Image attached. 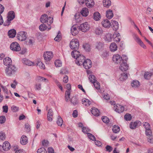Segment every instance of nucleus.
<instances>
[{
  "instance_id": "obj_1",
  "label": "nucleus",
  "mask_w": 153,
  "mask_h": 153,
  "mask_svg": "<svg viewBox=\"0 0 153 153\" xmlns=\"http://www.w3.org/2000/svg\"><path fill=\"white\" fill-rule=\"evenodd\" d=\"M17 70V68L14 65H11L6 68L5 73L9 76H11L15 74Z\"/></svg>"
},
{
  "instance_id": "obj_2",
  "label": "nucleus",
  "mask_w": 153,
  "mask_h": 153,
  "mask_svg": "<svg viewBox=\"0 0 153 153\" xmlns=\"http://www.w3.org/2000/svg\"><path fill=\"white\" fill-rule=\"evenodd\" d=\"M15 16L14 12L13 11H11L9 12L7 16V19L6 21L4 24V26H9L10 23V21L13 20L15 18Z\"/></svg>"
},
{
  "instance_id": "obj_3",
  "label": "nucleus",
  "mask_w": 153,
  "mask_h": 153,
  "mask_svg": "<svg viewBox=\"0 0 153 153\" xmlns=\"http://www.w3.org/2000/svg\"><path fill=\"white\" fill-rule=\"evenodd\" d=\"M43 57L46 64L49 63V62L53 57V53L51 51H47L43 54Z\"/></svg>"
},
{
  "instance_id": "obj_4",
  "label": "nucleus",
  "mask_w": 153,
  "mask_h": 153,
  "mask_svg": "<svg viewBox=\"0 0 153 153\" xmlns=\"http://www.w3.org/2000/svg\"><path fill=\"white\" fill-rule=\"evenodd\" d=\"M27 33L25 31H21L19 32L17 35V38L19 40L22 41L27 38Z\"/></svg>"
},
{
  "instance_id": "obj_5",
  "label": "nucleus",
  "mask_w": 153,
  "mask_h": 153,
  "mask_svg": "<svg viewBox=\"0 0 153 153\" xmlns=\"http://www.w3.org/2000/svg\"><path fill=\"white\" fill-rule=\"evenodd\" d=\"M85 57L84 56L79 55V56L76 58V63L78 65H82L84 62Z\"/></svg>"
},
{
  "instance_id": "obj_6",
  "label": "nucleus",
  "mask_w": 153,
  "mask_h": 153,
  "mask_svg": "<svg viewBox=\"0 0 153 153\" xmlns=\"http://www.w3.org/2000/svg\"><path fill=\"white\" fill-rule=\"evenodd\" d=\"M90 26L87 22L81 24L79 27V29L84 32L88 30Z\"/></svg>"
},
{
  "instance_id": "obj_7",
  "label": "nucleus",
  "mask_w": 153,
  "mask_h": 153,
  "mask_svg": "<svg viewBox=\"0 0 153 153\" xmlns=\"http://www.w3.org/2000/svg\"><path fill=\"white\" fill-rule=\"evenodd\" d=\"M70 48H79V43L76 39H73L71 41L70 43Z\"/></svg>"
},
{
  "instance_id": "obj_8",
  "label": "nucleus",
  "mask_w": 153,
  "mask_h": 153,
  "mask_svg": "<svg viewBox=\"0 0 153 153\" xmlns=\"http://www.w3.org/2000/svg\"><path fill=\"white\" fill-rule=\"evenodd\" d=\"M82 65L85 69H89L92 66L91 61L90 59H87L84 61V62Z\"/></svg>"
},
{
  "instance_id": "obj_9",
  "label": "nucleus",
  "mask_w": 153,
  "mask_h": 153,
  "mask_svg": "<svg viewBox=\"0 0 153 153\" xmlns=\"http://www.w3.org/2000/svg\"><path fill=\"white\" fill-rule=\"evenodd\" d=\"M146 134L147 136L148 142L150 143H153V136L152 135V132L150 129L146 131Z\"/></svg>"
},
{
  "instance_id": "obj_10",
  "label": "nucleus",
  "mask_w": 153,
  "mask_h": 153,
  "mask_svg": "<svg viewBox=\"0 0 153 153\" xmlns=\"http://www.w3.org/2000/svg\"><path fill=\"white\" fill-rule=\"evenodd\" d=\"M112 59L115 63L117 64H120L122 62V57L117 54L113 56Z\"/></svg>"
},
{
  "instance_id": "obj_11",
  "label": "nucleus",
  "mask_w": 153,
  "mask_h": 153,
  "mask_svg": "<svg viewBox=\"0 0 153 153\" xmlns=\"http://www.w3.org/2000/svg\"><path fill=\"white\" fill-rule=\"evenodd\" d=\"M70 100L71 104L74 106L78 105L79 103L78 99L76 96L73 97L70 99Z\"/></svg>"
},
{
  "instance_id": "obj_12",
  "label": "nucleus",
  "mask_w": 153,
  "mask_h": 153,
  "mask_svg": "<svg viewBox=\"0 0 153 153\" xmlns=\"http://www.w3.org/2000/svg\"><path fill=\"white\" fill-rule=\"evenodd\" d=\"M119 66L120 69L122 71H126L128 69V65L126 62H121Z\"/></svg>"
},
{
  "instance_id": "obj_13",
  "label": "nucleus",
  "mask_w": 153,
  "mask_h": 153,
  "mask_svg": "<svg viewBox=\"0 0 153 153\" xmlns=\"http://www.w3.org/2000/svg\"><path fill=\"white\" fill-rule=\"evenodd\" d=\"M100 53L101 56L104 59H106L109 56V51L103 49L101 50Z\"/></svg>"
},
{
  "instance_id": "obj_14",
  "label": "nucleus",
  "mask_w": 153,
  "mask_h": 153,
  "mask_svg": "<svg viewBox=\"0 0 153 153\" xmlns=\"http://www.w3.org/2000/svg\"><path fill=\"white\" fill-rule=\"evenodd\" d=\"M114 108L115 111L119 113L122 112L124 110V107L120 105H114Z\"/></svg>"
},
{
  "instance_id": "obj_15",
  "label": "nucleus",
  "mask_w": 153,
  "mask_h": 153,
  "mask_svg": "<svg viewBox=\"0 0 153 153\" xmlns=\"http://www.w3.org/2000/svg\"><path fill=\"white\" fill-rule=\"evenodd\" d=\"M141 124L140 121L137 120L134 122H131L130 124V128L132 129H135L137 126H140Z\"/></svg>"
},
{
  "instance_id": "obj_16",
  "label": "nucleus",
  "mask_w": 153,
  "mask_h": 153,
  "mask_svg": "<svg viewBox=\"0 0 153 153\" xmlns=\"http://www.w3.org/2000/svg\"><path fill=\"white\" fill-rule=\"evenodd\" d=\"M48 15L44 14L41 16L40 20L42 23H46L48 22Z\"/></svg>"
},
{
  "instance_id": "obj_17",
  "label": "nucleus",
  "mask_w": 153,
  "mask_h": 153,
  "mask_svg": "<svg viewBox=\"0 0 153 153\" xmlns=\"http://www.w3.org/2000/svg\"><path fill=\"white\" fill-rule=\"evenodd\" d=\"M13 51H18L19 54H23L26 51V48H10Z\"/></svg>"
},
{
  "instance_id": "obj_18",
  "label": "nucleus",
  "mask_w": 153,
  "mask_h": 153,
  "mask_svg": "<svg viewBox=\"0 0 153 153\" xmlns=\"http://www.w3.org/2000/svg\"><path fill=\"white\" fill-rule=\"evenodd\" d=\"M16 34V31L14 29H10L8 32V35L10 38H13Z\"/></svg>"
},
{
  "instance_id": "obj_19",
  "label": "nucleus",
  "mask_w": 153,
  "mask_h": 153,
  "mask_svg": "<svg viewBox=\"0 0 153 153\" xmlns=\"http://www.w3.org/2000/svg\"><path fill=\"white\" fill-rule=\"evenodd\" d=\"M12 61L10 58L9 57H6L3 60L4 64L7 67L11 65Z\"/></svg>"
},
{
  "instance_id": "obj_20",
  "label": "nucleus",
  "mask_w": 153,
  "mask_h": 153,
  "mask_svg": "<svg viewBox=\"0 0 153 153\" xmlns=\"http://www.w3.org/2000/svg\"><path fill=\"white\" fill-rule=\"evenodd\" d=\"M102 24L103 27L105 28L109 27L111 25L110 21L107 19H104L102 21Z\"/></svg>"
},
{
  "instance_id": "obj_21",
  "label": "nucleus",
  "mask_w": 153,
  "mask_h": 153,
  "mask_svg": "<svg viewBox=\"0 0 153 153\" xmlns=\"http://www.w3.org/2000/svg\"><path fill=\"white\" fill-rule=\"evenodd\" d=\"M2 147L4 151H7L10 148V144L7 141H5L3 144Z\"/></svg>"
},
{
  "instance_id": "obj_22",
  "label": "nucleus",
  "mask_w": 153,
  "mask_h": 153,
  "mask_svg": "<svg viewBox=\"0 0 153 153\" xmlns=\"http://www.w3.org/2000/svg\"><path fill=\"white\" fill-rule=\"evenodd\" d=\"M53 113L51 109H49L47 113V119L48 121H51L52 120V117Z\"/></svg>"
},
{
  "instance_id": "obj_23",
  "label": "nucleus",
  "mask_w": 153,
  "mask_h": 153,
  "mask_svg": "<svg viewBox=\"0 0 153 153\" xmlns=\"http://www.w3.org/2000/svg\"><path fill=\"white\" fill-rule=\"evenodd\" d=\"M22 61L23 64L26 65L28 66L33 65L34 63L33 62L26 58L22 59Z\"/></svg>"
},
{
  "instance_id": "obj_24",
  "label": "nucleus",
  "mask_w": 153,
  "mask_h": 153,
  "mask_svg": "<svg viewBox=\"0 0 153 153\" xmlns=\"http://www.w3.org/2000/svg\"><path fill=\"white\" fill-rule=\"evenodd\" d=\"M85 1L86 5L88 7L91 8L94 5L93 0H85Z\"/></svg>"
},
{
  "instance_id": "obj_25",
  "label": "nucleus",
  "mask_w": 153,
  "mask_h": 153,
  "mask_svg": "<svg viewBox=\"0 0 153 153\" xmlns=\"http://www.w3.org/2000/svg\"><path fill=\"white\" fill-rule=\"evenodd\" d=\"M112 25L113 29L114 30H117L119 27L118 22L114 20H112Z\"/></svg>"
},
{
  "instance_id": "obj_26",
  "label": "nucleus",
  "mask_w": 153,
  "mask_h": 153,
  "mask_svg": "<svg viewBox=\"0 0 153 153\" xmlns=\"http://www.w3.org/2000/svg\"><path fill=\"white\" fill-rule=\"evenodd\" d=\"M89 13L88 8L86 7L83 8L81 11V13L83 16L86 17L88 16Z\"/></svg>"
},
{
  "instance_id": "obj_27",
  "label": "nucleus",
  "mask_w": 153,
  "mask_h": 153,
  "mask_svg": "<svg viewBox=\"0 0 153 153\" xmlns=\"http://www.w3.org/2000/svg\"><path fill=\"white\" fill-rule=\"evenodd\" d=\"M28 142L27 137L26 136L22 135L21 138V143L23 145L26 144Z\"/></svg>"
},
{
  "instance_id": "obj_28",
  "label": "nucleus",
  "mask_w": 153,
  "mask_h": 153,
  "mask_svg": "<svg viewBox=\"0 0 153 153\" xmlns=\"http://www.w3.org/2000/svg\"><path fill=\"white\" fill-rule=\"evenodd\" d=\"M101 15L98 12H95L93 16V18L96 21H99L101 18Z\"/></svg>"
},
{
  "instance_id": "obj_29",
  "label": "nucleus",
  "mask_w": 153,
  "mask_h": 153,
  "mask_svg": "<svg viewBox=\"0 0 153 153\" xmlns=\"http://www.w3.org/2000/svg\"><path fill=\"white\" fill-rule=\"evenodd\" d=\"M106 17L109 19H111L113 16V13L111 10H108L106 12Z\"/></svg>"
},
{
  "instance_id": "obj_30",
  "label": "nucleus",
  "mask_w": 153,
  "mask_h": 153,
  "mask_svg": "<svg viewBox=\"0 0 153 153\" xmlns=\"http://www.w3.org/2000/svg\"><path fill=\"white\" fill-rule=\"evenodd\" d=\"M91 112L93 115L96 116H98L100 115L99 110L95 108H92Z\"/></svg>"
},
{
  "instance_id": "obj_31",
  "label": "nucleus",
  "mask_w": 153,
  "mask_h": 153,
  "mask_svg": "<svg viewBox=\"0 0 153 153\" xmlns=\"http://www.w3.org/2000/svg\"><path fill=\"white\" fill-rule=\"evenodd\" d=\"M102 4L104 7L108 8L111 5V2L110 0H103Z\"/></svg>"
},
{
  "instance_id": "obj_32",
  "label": "nucleus",
  "mask_w": 153,
  "mask_h": 153,
  "mask_svg": "<svg viewBox=\"0 0 153 153\" xmlns=\"http://www.w3.org/2000/svg\"><path fill=\"white\" fill-rule=\"evenodd\" d=\"M112 38L114 41L119 42L120 40V36L119 33H116L113 35Z\"/></svg>"
},
{
  "instance_id": "obj_33",
  "label": "nucleus",
  "mask_w": 153,
  "mask_h": 153,
  "mask_svg": "<svg viewBox=\"0 0 153 153\" xmlns=\"http://www.w3.org/2000/svg\"><path fill=\"white\" fill-rule=\"evenodd\" d=\"M134 39L137 42L138 44H139L140 45L141 47L143 48L144 47L145 45H144L142 41L137 35H135V36Z\"/></svg>"
},
{
  "instance_id": "obj_34",
  "label": "nucleus",
  "mask_w": 153,
  "mask_h": 153,
  "mask_svg": "<svg viewBox=\"0 0 153 153\" xmlns=\"http://www.w3.org/2000/svg\"><path fill=\"white\" fill-rule=\"evenodd\" d=\"M95 32L97 35H100L102 33L103 30L101 27H98L95 29Z\"/></svg>"
},
{
  "instance_id": "obj_35",
  "label": "nucleus",
  "mask_w": 153,
  "mask_h": 153,
  "mask_svg": "<svg viewBox=\"0 0 153 153\" xmlns=\"http://www.w3.org/2000/svg\"><path fill=\"white\" fill-rule=\"evenodd\" d=\"M113 37L112 35L110 33H108L104 37L105 40L107 41H111Z\"/></svg>"
},
{
  "instance_id": "obj_36",
  "label": "nucleus",
  "mask_w": 153,
  "mask_h": 153,
  "mask_svg": "<svg viewBox=\"0 0 153 153\" xmlns=\"http://www.w3.org/2000/svg\"><path fill=\"white\" fill-rule=\"evenodd\" d=\"M71 32L73 35L75 36L78 33L77 29L75 26H73L71 28Z\"/></svg>"
},
{
  "instance_id": "obj_37",
  "label": "nucleus",
  "mask_w": 153,
  "mask_h": 153,
  "mask_svg": "<svg viewBox=\"0 0 153 153\" xmlns=\"http://www.w3.org/2000/svg\"><path fill=\"white\" fill-rule=\"evenodd\" d=\"M82 104L86 106H88L91 103V101L88 100L86 99H83L82 101Z\"/></svg>"
},
{
  "instance_id": "obj_38",
  "label": "nucleus",
  "mask_w": 153,
  "mask_h": 153,
  "mask_svg": "<svg viewBox=\"0 0 153 153\" xmlns=\"http://www.w3.org/2000/svg\"><path fill=\"white\" fill-rule=\"evenodd\" d=\"M152 74H153L151 72L148 71L146 72L144 75V78L146 79H149L150 78Z\"/></svg>"
},
{
  "instance_id": "obj_39",
  "label": "nucleus",
  "mask_w": 153,
  "mask_h": 153,
  "mask_svg": "<svg viewBox=\"0 0 153 153\" xmlns=\"http://www.w3.org/2000/svg\"><path fill=\"white\" fill-rule=\"evenodd\" d=\"M79 52H78V51L76 50H74V51H73L71 52V55L72 57H73L74 58H76L79 56Z\"/></svg>"
},
{
  "instance_id": "obj_40",
  "label": "nucleus",
  "mask_w": 153,
  "mask_h": 153,
  "mask_svg": "<svg viewBox=\"0 0 153 153\" xmlns=\"http://www.w3.org/2000/svg\"><path fill=\"white\" fill-rule=\"evenodd\" d=\"M35 65H36V66H39V67L42 69H44L45 68V65L41 62L40 60L38 61Z\"/></svg>"
},
{
  "instance_id": "obj_41",
  "label": "nucleus",
  "mask_w": 153,
  "mask_h": 153,
  "mask_svg": "<svg viewBox=\"0 0 153 153\" xmlns=\"http://www.w3.org/2000/svg\"><path fill=\"white\" fill-rule=\"evenodd\" d=\"M128 75L127 73L126 74L123 73L121 74V76L119 79L121 81H124L126 80L128 78Z\"/></svg>"
},
{
  "instance_id": "obj_42",
  "label": "nucleus",
  "mask_w": 153,
  "mask_h": 153,
  "mask_svg": "<svg viewBox=\"0 0 153 153\" xmlns=\"http://www.w3.org/2000/svg\"><path fill=\"white\" fill-rule=\"evenodd\" d=\"M71 92L69 91H66L65 92V98L66 102H68L70 97Z\"/></svg>"
},
{
  "instance_id": "obj_43",
  "label": "nucleus",
  "mask_w": 153,
  "mask_h": 153,
  "mask_svg": "<svg viewBox=\"0 0 153 153\" xmlns=\"http://www.w3.org/2000/svg\"><path fill=\"white\" fill-rule=\"evenodd\" d=\"M112 130L114 133H117L120 131V127L118 126L114 125L113 127Z\"/></svg>"
},
{
  "instance_id": "obj_44",
  "label": "nucleus",
  "mask_w": 153,
  "mask_h": 153,
  "mask_svg": "<svg viewBox=\"0 0 153 153\" xmlns=\"http://www.w3.org/2000/svg\"><path fill=\"white\" fill-rule=\"evenodd\" d=\"M10 48H20V46L17 42H14L11 44Z\"/></svg>"
},
{
  "instance_id": "obj_45",
  "label": "nucleus",
  "mask_w": 153,
  "mask_h": 153,
  "mask_svg": "<svg viewBox=\"0 0 153 153\" xmlns=\"http://www.w3.org/2000/svg\"><path fill=\"white\" fill-rule=\"evenodd\" d=\"M131 85L134 87H137L140 85V82L137 80H134L133 82L131 83Z\"/></svg>"
},
{
  "instance_id": "obj_46",
  "label": "nucleus",
  "mask_w": 153,
  "mask_h": 153,
  "mask_svg": "<svg viewBox=\"0 0 153 153\" xmlns=\"http://www.w3.org/2000/svg\"><path fill=\"white\" fill-rule=\"evenodd\" d=\"M39 29L41 31L45 30L47 28V26L44 24H41L39 27Z\"/></svg>"
},
{
  "instance_id": "obj_47",
  "label": "nucleus",
  "mask_w": 153,
  "mask_h": 153,
  "mask_svg": "<svg viewBox=\"0 0 153 153\" xmlns=\"http://www.w3.org/2000/svg\"><path fill=\"white\" fill-rule=\"evenodd\" d=\"M95 45V46L93 47H95L96 48H102L104 47V44L101 42H97Z\"/></svg>"
},
{
  "instance_id": "obj_48",
  "label": "nucleus",
  "mask_w": 153,
  "mask_h": 153,
  "mask_svg": "<svg viewBox=\"0 0 153 153\" xmlns=\"http://www.w3.org/2000/svg\"><path fill=\"white\" fill-rule=\"evenodd\" d=\"M37 153H47L46 150L44 147H41L37 151Z\"/></svg>"
},
{
  "instance_id": "obj_49",
  "label": "nucleus",
  "mask_w": 153,
  "mask_h": 153,
  "mask_svg": "<svg viewBox=\"0 0 153 153\" xmlns=\"http://www.w3.org/2000/svg\"><path fill=\"white\" fill-rule=\"evenodd\" d=\"M89 79L90 82L92 83L94 82L95 81H97L95 76L93 75H90L89 76Z\"/></svg>"
},
{
  "instance_id": "obj_50",
  "label": "nucleus",
  "mask_w": 153,
  "mask_h": 153,
  "mask_svg": "<svg viewBox=\"0 0 153 153\" xmlns=\"http://www.w3.org/2000/svg\"><path fill=\"white\" fill-rule=\"evenodd\" d=\"M125 120L127 121H130L131 119V115L129 114H126L124 116Z\"/></svg>"
},
{
  "instance_id": "obj_51",
  "label": "nucleus",
  "mask_w": 153,
  "mask_h": 153,
  "mask_svg": "<svg viewBox=\"0 0 153 153\" xmlns=\"http://www.w3.org/2000/svg\"><path fill=\"white\" fill-rule=\"evenodd\" d=\"M63 120L61 117H59L56 123L59 126H61L63 123Z\"/></svg>"
},
{
  "instance_id": "obj_52",
  "label": "nucleus",
  "mask_w": 153,
  "mask_h": 153,
  "mask_svg": "<svg viewBox=\"0 0 153 153\" xmlns=\"http://www.w3.org/2000/svg\"><path fill=\"white\" fill-rule=\"evenodd\" d=\"M55 65L56 66L60 67L61 66L62 63L61 61L59 60H57L55 62Z\"/></svg>"
},
{
  "instance_id": "obj_53",
  "label": "nucleus",
  "mask_w": 153,
  "mask_h": 153,
  "mask_svg": "<svg viewBox=\"0 0 153 153\" xmlns=\"http://www.w3.org/2000/svg\"><path fill=\"white\" fill-rule=\"evenodd\" d=\"M87 134L88 137L91 140L96 141V138L93 135L90 133H88Z\"/></svg>"
},
{
  "instance_id": "obj_54",
  "label": "nucleus",
  "mask_w": 153,
  "mask_h": 153,
  "mask_svg": "<svg viewBox=\"0 0 153 153\" xmlns=\"http://www.w3.org/2000/svg\"><path fill=\"white\" fill-rule=\"evenodd\" d=\"M5 134L2 131L0 132V139L2 140H4L5 139L6 136Z\"/></svg>"
},
{
  "instance_id": "obj_55",
  "label": "nucleus",
  "mask_w": 153,
  "mask_h": 153,
  "mask_svg": "<svg viewBox=\"0 0 153 153\" xmlns=\"http://www.w3.org/2000/svg\"><path fill=\"white\" fill-rule=\"evenodd\" d=\"M95 87L97 89H99L100 88V84L97 81H95L93 83Z\"/></svg>"
},
{
  "instance_id": "obj_56",
  "label": "nucleus",
  "mask_w": 153,
  "mask_h": 153,
  "mask_svg": "<svg viewBox=\"0 0 153 153\" xmlns=\"http://www.w3.org/2000/svg\"><path fill=\"white\" fill-rule=\"evenodd\" d=\"M102 120L103 122L105 123H108L109 122V120L108 118L106 116L102 117Z\"/></svg>"
},
{
  "instance_id": "obj_57",
  "label": "nucleus",
  "mask_w": 153,
  "mask_h": 153,
  "mask_svg": "<svg viewBox=\"0 0 153 153\" xmlns=\"http://www.w3.org/2000/svg\"><path fill=\"white\" fill-rule=\"evenodd\" d=\"M6 118L5 116H2L0 117V123L2 124L6 121Z\"/></svg>"
},
{
  "instance_id": "obj_58",
  "label": "nucleus",
  "mask_w": 153,
  "mask_h": 153,
  "mask_svg": "<svg viewBox=\"0 0 153 153\" xmlns=\"http://www.w3.org/2000/svg\"><path fill=\"white\" fill-rule=\"evenodd\" d=\"M106 151L108 152H111L113 150L112 147L109 145H107L105 147Z\"/></svg>"
},
{
  "instance_id": "obj_59",
  "label": "nucleus",
  "mask_w": 153,
  "mask_h": 153,
  "mask_svg": "<svg viewBox=\"0 0 153 153\" xmlns=\"http://www.w3.org/2000/svg\"><path fill=\"white\" fill-rule=\"evenodd\" d=\"M82 131L85 133L88 134V132L89 131V129L87 128L84 127L82 128Z\"/></svg>"
},
{
  "instance_id": "obj_60",
  "label": "nucleus",
  "mask_w": 153,
  "mask_h": 153,
  "mask_svg": "<svg viewBox=\"0 0 153 153\" xmlns=\"http://www.w3.org/2000/svg\"><path fill=\"white\" fill-rule=\"evenodd\" d=\"M14 150L16 151L15 153H22L23 150L21 149L17 150L18 148L16 146L14 147Z\"/></svg>"
},
{
  "instance_id": "obj_61",
  "label": "nucleus",
  "mask_w": 153,
  "mask_h": 153,
  "mask_svg": "<svg viewBox=\"0 0 153 153\" xmlns=\"http://www.w3.org/2000/svg\"><path fill=\"white\" fill-rule=\"evenodd\" d=\"M37 79L39 81H42L46 80L48 81L46 78L40 76H38L37 78Z\"/></svg>"
},
{
  "instance_id": "obj_62",
  "label": "nucleus",
  "mask_w": 153,
  "mask_h": 153,
  "mask_svg": "<svg viewBox=\"0 0 153 153\" xmlns=\"http://www.w3.org/2000/svg\"><path fill=\"white\" fill-rule=\"evenodd\" d=\"M122 57V62H126L127 63V61L128 59V57L126 55H123V57Z\"/></svg>"
},
{
  "instance_id": "obj_63",
  "label": "nucleus",
  "mask_w": 153,
  "mask_h": 153,
  "mask_svg": "<svg viewBox=\"0 0 153 153\" xmlns=\"http://www.w3.org/2000/svg\"><path fill=\"white\" fill-rule=\"evenodd\" d=\"M59 31L58 32V33L56 37L54 39V40L56 41H59V40L61 39V36L59 34Z\"/></svg>"
},
{
  "instance_id": "obj_64",
  "label": "nucleus",
  "mask_w": 153,
  "mask_h": 153,
  "mask_svg": "<svg viewBox=\"0 0 153 153\" xmlns=\"http://www.w3.org/2000/svg\"><path fill=\"white\" fill-rule=\"evenodd\" d=\"M53 18L49 17L48 18V22H47V24L48 25H51L53 22Z\"/></svg>"
}]
</instances>
